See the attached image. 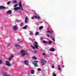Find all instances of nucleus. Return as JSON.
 <instances>
[{"instance_id": "obj_1", "label": "nucleus", "mask_w": 76, "mask_h": 76, "mask_svg": "<svg viewBox=\"0 0 76 76\" xmlns=\"http://www.w3.org/2000/svg\"><path fill=\"white\" fill-rule=\"evenodd\" d=\"M26 51L24 50H22L20 51V53H22L21 54L22 57H23V56H25V55L26 54Z\"/></svg>"}, {"instance_id": "obj_2", "label": "nucleus", "mask_w": 76, "mask_h": 76, "mask_svg": "<svg viewBox=\"0 0 76 76\" xmlns=\"http://www.w3.org/2000/svg\"><path fill=\"white\" fill-rule=\"evenodd\" d=\"M38 61H34L33 62V64H34V66L35 67H37V63H38Z\"/></svg>"}, {"instance_id": "obj_3", "label": "nucleus", "mask_w": 76, "mask_h": 76, "mask_svg": "<svg viewBox=\"0 0 76 76\" xmlns=\"http://www.w3.org/2000/svg\"><path fill=\"white\" fill-rule=\"evenodd\" d=\"M34 44H35L36 45L34 44V46H35V47L36 48H37V49H38V43L36 42H34Z\"/></svg>"}, {"instance_id": "obj_4", "label": "nucleus", "mask_w": 76, "mask_h": 76, "mask_svg": "<svg viewBox=\"0 0 76 76\" xmlns=\"http://www.w3.org/2000/svg\"><path fill=\"white\" fill-rule=\"evenodd\" d=\"M41 62L43 65H45V64L46 63V61H45V60L44 59H42L41 60Z\"/></svg>"}, {"instance_id": "obj_5", "label": "nucleus", "mask_w": 76, "mask_h": 76, "mask_svg": "<svg viewBox=\"0 0 76 76\" xmlns=\"http://www.w3.org/2000/svg\"><path fill=\"white\" fill-rule=\"evenodd\" d=\"M34 18H36L37 19H40V18H41L38 15H34Z\"/></svg>"}, {"instance_id": "obj_6", "label": "nucleus", "mask_w": 76, "mask_h": 76, "mask_svg": "<svg viewBox=\"0 0 76 76\" xmlns=\"http://www.w3.org/2000/svg\"><path fill=\"white\" fill-rule=\"evenodd\" d=\"M6 64L8 66H11V64H10V62L7 61H6Z\"/></svg>"}, {"instance_id": "obj_7", "label": "nucleus", "mask_w": 76, "mask_h": 76, "mask_svg": "<svg viewBox=\"0 0 76 76\" xmlns=\"http://www.w3.org/2000/svg\"><path fill=\"white\" fill-rule=\"evenodd\" d=\"M20 9V7H18L14 8V10H15L16 11Z\"/></svg>"}, {"instance_id": "obj_8", "label": "nucleus", "mask_w": 76, "mask_h": 76, "mask_svg": "<svg viewBox=\"0 0 76 76\" xmlns=\"http://www.w3.org/2000/svg\"><path fill=\"white\" fill-rule=\"evenodd\" d=\"M53 31H47V34H48V33H49V34H52V33H53Z\"/></svg>"}, {"instance_id": "obj_9", "label": "nucleus", "mask_w": 76, "mask_h": 76, "mask_svg": "<svg viewBox=\"0 0 76 76\" xmlns=\"http://www.w3.org/2000/svg\"><path fill=\"white\" fill-rule=\"evenodd\" d=\"M13 56H11L9 58V60H10V61L12 60V58H13Z\"/></svg>"}, {"instance_id": "obj_10", "label": "nucleus", "mask_w": 76, "mask_h": 76, "mask_svg": "<svg viewBox=\"0 0 76 76\" xmlns=\"http://www.w3.org/2000/svg\"><path fill=\"white\" fill-rule=\"evenodd\" d=\"M25 22L26 23L28 22V17H26L25 19Z\"/></svg>"}, {"instance_id": "obj_11", "label": "nucleus", "mask_w": 76, "mask_h": 76, "mask_svg": "<svg viewBox=\"0 0 76 76\" xmlns=\"http://www.w3.org/2000/svg\"><path fill=\"white\" fill-rule=\"evenodd\" d=\"M25 64L27 66H28V61H24Z\"/></svg>"}, {"instance_id": "obj_12", "label": "nucleus", "mask_w": 76, "mask_h": 76, "mask_svg": "<svg viewBox=\"0 0 76 76\" xmlns=\"http://www.w3.org/2000/svg\"><path fill=\"white\" fill-rule=\"evenodd\" d=\"M7 13L8 14H12V11H11V10H9L7 11Z\"/></svg>"}, {"instance_id": "obj_13", "label": "nucleus", "mask_w": 76, "mask_h": 76, "mask_svg": "<svg viewBox=\"0 0 76 76\" xmlns=\"http://www.w3.org/2000/svg\"><path fill=\"white\" fill-rule=\"evenodd\" d=\"M6 9V8L3 6H0V9Z\"/></svg>"}, {"instance_id": "obj_14", "label": "nucleus", "mask_w": 76, "mask_h": 76, "mask_svg": "<svg viewBox=\"0 0 76 76\" xmlns=\"http://www.w3.org/2000/svg\"><path fill=\"white\" fill-rule=\"evenodd\" d=\"M13 29H14V30H15L16 31V29H17V27H16V26H15L13 27Z\"/></svg>"}, {"instance_id": "obj_15", "label": "nucleus", "mask_w": 76, "mask_h": 76, "mask_svg": "<svg viewBox=\"0 0 76 76\" xmlns=\"http://www.w3.org/2000/svg\"><path fill=\"white\" fill-rule=\"evenodd\" d=\"M54 50H55V49H54V48L50 49V51H54Z\"/></svg>"}, {"instance_id": "obj_16", "label": "nucleus", "mask_w": 76, "mask_h": 76, "mask_svg": "<svg viewBox=\"0 0 76 76\" xmlns=\"http://www.w3.org/2000/svg\"><path fill=\"white\" fill-rule=\"evenodd\" d=\"M19 6L20 7H22V4L21 3V2H20L19 3Z\"/></svg>"}, {"instance_id": "obj_17", "label": "nucleus", "mask_w": 76, "mask_h": 76, "mask_svg": "<svg viewBox=\"0 0 76 76\" xmlns=\"http://www.w3.org/2000/svg\"><path fill=\"white\" fill-rule=\"evenodd\" d=\"M43 27L42 26H41L40 27H39V29L40 30V29H42V28H43Z\"/></svg>"}, {"instance_id": "obj_18", "label": "nucleus", "mask_w": 76, "mask_h": 76, "mask_svg": "<svg viewBox=\"0 0 76 76\" xmlns=\"http://www.w3.org/2000/svg\"><path fill=\"white\" fill-rule=\"evenodd\" d=\"M31 74H34V70H31Z\"/></svg>"}, {"instance_id": "obj_19", "label": "nucleus", "mask_w": 76, "mask_h": 76, "mask_svg": "<svg viewBox=\"0 0 76 76\" xmlns=\"http://www.w3.org/2000/svg\"><path fill=\"white\" fill-rule=\"evenodd\" d=\"M32 58L33 59H34V60H36L37 59V57H35V56H33Z\"/></svg>"}, {"instance_id": "obj_20", "label": "nucleus", "mask_w": 76, "mask_h": 76, "mask_svg": "<svg viewBox=\"0 0 76 76\" xmlns=\"http://www.w3.org/2000/svg\"><path fill=\"white\" fill-rule=\"evenodd\" d=\"M26 28H27V26H26L23 28V29H26Z\"/></svg>"}, {"instance_id": "obj_21", "label": "nucleus", "mask_w": 76, "mask_h": 76, "mask_svg": "<svg viewBox=\"0 0 76 76\" xmlns=\"http://www.w3.org/2000/svg\"><path fill=\"white\" fill-rule=\"evenodd\" d=\"M43 42V43H44L45 44H46V43H47V42L45 41V40H44L42 41Z\"/></svg>"}, {"instance_id": "obj_22", "label": "nucleus", "mask_w": 76, "mask_h": 76, "mask_svg": "<svg viewBox=\"0 0 76 76\" xmlns=\"http://www.w3.org/2000/svg\"><path fill=\"white\" fill-rule=\"evenodd\" d=\"M61 69L60 66H58V69L59 70H61Z\"/></svg>"}, {"instance_id": "obj_23", "label": "nucleus", "mask_w": 76, "mask_h": 76, "mask_svg": "<svg viewBox=\"0 0 76 76\" xmlns=\"http://www.w3.org/2000/svg\"><path fill=\"white\" fill-rule=\"evenodd\" d=\"M13 1V2L14 3H16L17 2V1H16V0H15Z\"/></svg>"}, {"instance_id": "obj_24", "label": "nucleus", "mask_w": 76, "mask_h": 76, "mask_svg": "<svg viewBox=\"0 0 76 76\" xmlns=\"http://www.w3.org/2000/svg\"><path fill=\"white\" fill-rule=\"evenodd\" d=\"M16 22H17V23H18V22H20V20H17Z\"/></svg>"}, {"instance_id": "obj_25", "label": "nucleus", "mask_w": 76, "mask_h": 76, "mask_svg": "<svg viewBox=\"0 0 76 76\" xmlns=\"http://www.w3.org/2000/svg\"><path fill=\"white\" fill-rule=\"evenodd\" d=\"M17 6H18V4H16L14 5V7H17Z\"/></svg>"}, {"instance_id": "obj_26", "label": "nucleus", "mask_w": 76, "mask_h": 76, "mask_svg": "<svg viewBox=\"0 0 76 76\" xmlns=\"http://www.w3.org/2000/svg\"><path fill=\"white\" fill-rule=\"evenodd\" d=\"M49 44H51L52 43V42L51 41H49Z\"/></svg>"}, {"instance_id": "obj_27", "label": "nucleus", "mask_w": 76, "mask_h": 76, "mask_svg": "<svg viewBox=\"0 0 76 76\" xmlns=\"http://www.w3.org/2000/svg\"><path fill=\"white\" fill-rule=\"evenodd\" d=\"M32 34H33V32L32 31L30 32V35H31Z\"/></svg>"}, {"instance_id": "obj_28", "label": "nucleus", "mask_w": 76, "mask_h": 76, "mask_svg": "<svg viewBox=\"0 0 76 76\" xmlns=\"http://www.w3.org/2000/svg\"><path fill=\"white\" fill-rule=\"evenodd\" d=\"M31 47H32L33 49H35V47L32 46V45H31Z\"/></svg>"}, {"instance_id": "obj_29", "label": "nucleus", "mask_w": 76, "mask_h": 76, "mask_svg": "<svg viewBox=\"0 0 76 76\" xmlns=\"http://www.w3.org/2000/svg\"><path fill=\"white\" fill-rule=\"evenodd\" d=\"M11 1H9L8 2H7V4H9L10 3H11Z\"/></svg>"}, {"instance_id": "obj_30", "label": "nucleus", "mask_w": 76, "mask_h": 76, "mask_svg": "<svg viewBox=\"0 0 76 76\" xmlns=\"http://www.w3.org/2000/svg\"><path fill=\"white\" fill-rule=\"evenodd\" d=\"M52 68H54V65H52Z\"/></svg>"}, {"instance_id": "obj_31", "label": "nucleus", "mask_w": 76, "mask_h": 76, "mask_svg": "<svg viewBox=\"0 0 76 76\" xmlns=\"http://www.w3.org/2000/svg\"><path fill=\"white\" fill-rule=\"evenodd\" d=\"M53 76H56V75L55 73H53Z\"/></svg>"}, {"instance_id": "obj_32", "label": "nucleus", "mask_w": 76, "mask_h": 76, "mask_svg": "<svg viewBox=\"0 0 76 76\" xmlns=\"http://www.w3.org/2000/svg\"><path fill=\"white\" fill-rule=\"evenodd\" d=\"M23 24V23H21L20 25V26H22Z\"/></svg>"}, {"instance_id": "obj_33", "label": "nucleus", "mask_w": 76, "mask_h": 76, "mask_svg": "<svg viewBox=\"0 0 76 76\" xmlns=\"http://www.w3.org/2000/svg\"><path fill=\"white\" fill-rule=\"evenodd\" d=\"M38 34H39L38 32H37L36 33V35H37Z\"/></svg>"}, {"instance_id": "obj_34", "label": "nucleus", "mask_w": 76, "mask_h": 76, "mask_svg": "<svg viewBox=\"0 0 76 76\" xmlns=\"http://www.w3.org/2000/svg\"><path fill=\"white\" fill-rule=\"evenodd\" d=\"M41 70V69H40V68H38V71H39V70Z\"/></svg>"}, {"instance_id": "obj_35", "label": "nucleus", "mask_w": 76, "mask_h": 76, "mask_svg": "<svg viewBox=\"0 0 76 76\" xmlns=\"http://www.w3.org/2000/svg\"><path fill=\"white\" fill-rule=\"evenodd\" d=\"M47 37H50V35H49V34H47Z\"/></svg>"}, {"instance_id": "obj_36", "label": "nucleus", "mask_w": 76, "mask_h": 76, "mask_svg": "<svg viewBox=\"0 0 76 76\" xmlns=\"http://www.w3.org/2000/svg\"><path fill=\"white\" fill-rule=\"evenodd\" d=\"M18 44H15V47H17V46H18Z\"/></svg>"}, {"instance_id": "obj_37", "label": "nucleus", "mask_w": 76, "mask_h": 76, "mask_svg": "<svg viewBox=\"0 0 76 76\" xmlns=\"http://www.w3.org/2000/svg\"><path fill=\"white\" fill-rule=\"evenodd\" d=\"M1 63H2V61H1V60H0V64H1Z\"/></svg>"}, {"instance_id": "obj_38", "label": "nucleus", "mask_w": 76, "mask_h": 76, "mask_svg": "<svg viewBox=\"0 0 76 76\" xmlns=\"http://www.w3.org/2000/svg\"><path fill=\"white\" fill-rule=\"evenodd\" d=\"M42 54L43 56H44V55H45V53H43Z\"/></svg>"}, {"instance_id": "obj_39", "label": "nucleus", "mask_w": 76, "mask_h": 76, "mask_svg": "<svg viewBox=\"0 0 76 76\" xmlns=\"http://www.w3.org/2000/svg\"><path fill=\"white\" fill-rule=\"evenodd\" d=\"M37 53V51H34V53Z\"/></svg>"}, {"instance_id": "obj_40", "label": "nucleus", "mask_w": 76, "mask_h": 76, "mask_svg": "<svg viewBox=\"0 0 76 76\" xmlns=\"http://www.w3.org/2000/svg\"><path fill=\"white\" fill-rule=\"evenodd\" d=\"M52 39H53V41H55V40L53 38H52Z\"/></svg>"}, {"instance_id": "obj_41", "label": "nucleus", "mask_w": 76, "mask_h": 76, "mask_svg": "<svg viewBox=\"0 0 76 76\" xmlns=\"http://www.w3.org/2000/svg\"><path fill=\"white\" fill-rule=\"evenodd\" d=\"M34 17H32L31 18V19H34Z\"/></svg>"}, {"instance_id": "obj_42", "label": "nucleus", "mask_w": 76, "mask_h": 76, "mask_svg": "<svg viewBox=\"0 0 76 76\" xmlns=\"http://www.w3.org/2000/svg\"><path fill=\"white\" fill-rule=\"evenodd\" d=\"M21 10H23V8H22V7H21Z\"/></svg>"}, {"instance_id": "obj_43", "label": "nucleus", "mask_w": 76, "mask_h": 76, "mask_svg": "<svg viewBox=\"0 0 76 76\" xmlns=\"http://www.w3.org/2000/svg\"><path fill=\"white\" fill-rule=\"evenodd\" d=\"M4 76H9V75H4Z\"/></svg>"}, {"instance_id": "obj_44", "label": "nucleus", "mask_w": 76, "mask_h": 76, "mask_svg": "<svg viewBox=\"0 0 76 76\" xmlns=\"http://www.w3.org/2000/svg\"><path fill=\"white\" fill-rule=\"evenodd\" d=\"M17 41H19V39H17Z\"/></svg>"}, {"instance_id": "obj_45", "label": "nucleus", "mask_w": 76, "mask_h": 76, "mask_svg": "<svg viewBox=\"0 0 76 76\" xmlns=\"http://www.w3.org/2000/svg\"><path fill=\"white\" fill-rule=\"evenodd\" d=\"M48 29H49V28H47L48 30Z\"/></svg>"}, {"instance_id": "obj_46", "label": "nucleus", "mask_w": 76, "mask_h": 76, "mask_svg": "<svg viewBox=\"0 0 76 76\" xmlns=\"http://www.w3.org/2000/svg\"><path fill=\"white\" fill-rule=\"evenodd\" d=\"M50 37H51V36H50Z\"/></svg>"}, {"instance_id": "obj_47", "label": "nucleus", "mask_w": 76, "mask_h": 76, "mask_svg": "<svg viewBox=\"0 0 76 76\" xmlns=\"http://www.w3.org/2000/svg\"><path fill=\"white\" fill-rule=\"evenodd\" d=\"M20 47V46H19Z\"/></svg>"}]
</instances>
